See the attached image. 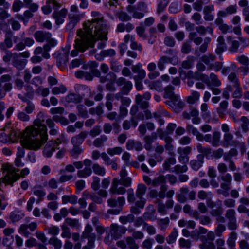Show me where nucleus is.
Returning <instances> with one entry per match:
<instances>
[{
  "label": "nucleus",
  "instance_id": "nucleus-1",
  "mask_svg": "<svg viewBox=\"0 0 249 249\" xmlns=\"http://www.w3.org/2000/svg\"><path fill=\"white\" fill-rule=\"evenodd\" d=\"M91 16L93 18L84 23V31L81 29L77 31V36L74 44V49L71 53V55L72 57L78 56L79 52L83 53L89 48L94 47L96 40H91V35L94 34L100 38L107 39L109 29L107 22L99 12L92 11Z\"/></svg>",
  "mask_w": 249,
  "mask_h": 249
},
{
  "label": "nucleus",
  "instance_id": "nucleus-2",
  "mask_svg": "<svg viewBox=\"0 0 249 249\" xmlns=\"http://www.w3.org/2000/svg\"><path fill=\"white\" fill-rule=\"evenodd\" d=\"M44 114L40 112L37 118L34 121V125L27 127L23 133L21 143L23 147L18 148L16 158L24 157V147L29 149L37 150L41 147L48 139L47 128L44 124Z\"/></svg>",
  "mask_w": 249,
  "mask_h": 249
},
{
  "label": "nucleus",
  "instance_id": "nucleus-3",
  "mask_svg": "<svg viewBox=\"0 0 249 249\" xmlns=\"http://www.w3.org/2000/svg\"><path fill=\"white\" fill-rule=\"evenodd\" d=\"M3 177L1 178L3 183L6 184L13 185V183L18 180L20 178H24L30 173L29 169L26 167L21 170L20 174L18 172V169H16L12 165L8 163L3 164L1 167Z\"/></svg>",
  "mask_w": 249,
  "mask_h": 249
},
{
  "label": "nucleus",
  "instance_id": "nucleus-4",
  "mask_svg": "<svg viewBox=\"0 0 249 249\" xmlns=\"http://www.w3.org/2000/svg\"><path fill=\"white\" fill-rule=\"evenodd\" d=\"M132 179L130 177H125L119 179L118 178H113L112 181L111 187L109 190V193L111 195H124L126 192V189L123 186L118 187L119 184L124 187H129L131 185Z\"/></svg>",
  "mask_w": 249,
  "mask_h": 249
},
{
  "label": "nucleus",
  "instance_id": "nucleus-5",
  "mask_svg": "<svg viewBox=\"0 0 249 249\" xmlns=\"http://www.w3.org/2000/svg\"><path fill=\"white\" fill-rule=\"evenodd\" d=\"M225 217L228 221L227 226L230 230H235L238 228L236 211L233 209H229L225 212Z\"/></svg>",
  "mask_w": 249,
  "mask_h": 249
},
{
  "label": "nucleus",
  "instance_id": "nucleus-6",
  "mask_svg": "<svg viewBox=\"0 0 249 249\" xmlns=\"http://www.w3.org/2000/svg\"><path fill=\"white\" fill-rule=\"evenodd\" d=\"M182 117L184 119L189 120L192 117V121L194 124H198L201 122V119L199 117V112L197 109L193 108L190 112L184 111L182 113Z\"/></svg>",
  "mask_w": 249,
  "mask_h": 249
},
{
  "label": "nucleus",
  "instance_id": "nucleus-7",
  "mask_svg": "<svg viewBox=\"0 0 249 249\" xmlns=\"http://www.w3.org/2000/svg\"><path fill=\"white\" fill-rule=\"evenodd\" d=\"M127 229L123 226H119L116 224H112L110 226V234L114 239H119L121 236L124 234Z\"/></svg>",
  "mask_w": 249,
  "mask_h": 249
},
{
  "label": "nucleus",
  "instance_id": "nucleus-8",
  "mask_svg": "<svg viewBox=\"0 0 249 249\" xmlns=\"http://www.w3.org/2000/svg\"><path fill=\"white\" fill-rule=\"evenodd\" d=\"M59 8H56L52 14V17L55 19V23L59 25L64 22V18L66 17L68 10L66 8H62L58 10Z\"/></svg>",
  "mask_w": 249,
  "mask_h": 249
},
{
  "label": "nucleus",
  "instance_id": "nucleus-9",
  "mask_svg": "<svg viewBox=\"0 0 249 249\" xmlns=\"http://www.w3.org/2000/svg\"><path fill=\"white\" fill-rule=\"evenodd\" d=\"M109 155L105 152L101 154V157L106 166H111V169L113 170H117L118 169L117 163V158L111 159Z\"/></svg>",
  "mask_w": 249,
  "mask_h": 249
},
{
  "label": "nucleus",
  "instance_id": "nucleus-10",
  "mask_svg": "<svg viewBox=\"0 0 249 249\" xmlns=\"http://www.w3.org/2000/svg\"><path fill=\"white\" fill-rule=\"evenodd\" d=\"M71 46L67 45L57 57V62L59 65L66 64L68 61V57Z\"/></svg>",
  "mask_w": 249,
  "mask_h": 249
},
{
  "label": "nucleus",
  "instance_id": "nucleus-11",
  "mask_svg": "<svg viewBox=\"0 0 249 249\" xmlns=\"http://www.w3.org/2000/svg\"><path fill=\"white\" fill-rule=\"evenodd\" d=\"M61 6V4L55 0H49L46 2V5L42 7V10L45 14L47 15L51 12L52 8L54 11L56 8H59Z\"/></svg>",
  "mask_w": 249,
  "mask_h": 249
},
{
  "label": "nucleus",
  "instance_id": "nucleus-12",
  "mask_svg": "<svg viewBox=\"0 0 249 249\" xmlns=\"http://www.w3.org/2000/svg\"><path fill=\"white\" fill-rule=\"evenodd\" d=\"M86 131H81L79 134L72 137L71 142L73 145H80L88 135Z\"/></svg>",
  "mask_w": 249,
  "mask_h": 249
},
{
  "label": "nucleus",
  "instance_id": "nucleus-13",
  "mask_svg": "<svg viewBox=\"0 0 249 249\" xmlns=\"http://www.w3.org/2000/svg\"><path fill=\"white\" fill-rule=\"evenodd\" d=\"M52 36V34L47 32L37 31L34 34V37L36 41L39 42H43Z\"/></svg>",
  "mask_w": 249,
  "mask_h": 249
},
{
  "label": "nucleus",
  "instance_id": "nucleus-14",
  "mask_svg": "<svg viewBox=\"0 0 249 249\" xmlns=\"http://www.w3.org/2000/svg\"><path fill=\"white\" fill-rule=\"evenodd\" d=\"M227 41L229 44L228 50L232 53H235L238 51L240 46V42L239 41L234 40L231 36H229L227 38Z\"/></svg>",
  "mask_w": 249,
  "mask_h": 249
},
{
  "label": "nucleus",
  "instance_id": "nucleus-15",
  "mask_svg": "<svg viewBox=\"0 0 249 249\" xmlns=\"http://www.w3.org/2000/svg\"><path fill=\"white\" fill-rule=\"evenodd\" d=\"M82 17L81 14H70L69 15L70 21L67 25V28L69 30L74 28L76 24L80 21Z\"/></svg>",
  "mask_w": 249,
  "mask_h": 249
},
{
  "label": "nucleus",
  "instance_id": "nucleus-16",
  "mask_svg": "<svg viewBox=\"0 0 249 249\" xmlns=\"http://www.w3.org/2000/svg\"><path fill=\"white\" fill-rule=\"evenodd\" d=\"M108 206L110 207H118L122 208L125 203V198L123 196L118 197L117 199L115 198H109L107 201Z\"/></svg>",
  "mask_w": 249,
  "mask_h": 249
},
{
  "label": "nucleus",
  "instance_id": "nucleus-17",
  "mask_svg": "<svg viewBox=\"0 0 249 249\" xmlns=\"http://www.w3.org/2000/svg\"><path fill=\"white\" fill-rule=\"evenodd\" d=\"M233 135L231 132L225 133L223 136V146L227 147L230 145H235L237 143L236 140H234Z\"/></svg>",
  "mask_w": 249,
  "mask_h": 249
},
{
  "label": "nucleus",
  "instance_id": "nucleus-18",
  "mask_svg": "<svg viewBox=\"0 0 249 249\" xmlns=\"http://www.w3.org/2000/svg\"><path fill=\"white\" fill-rule=\"evenodd\" d=\"M157 138L156 133H152L151 135H147L144 137V148L148 151L152 149V143Z\"/></svg>",
  "mask_w": 249,
  "mask_h": 249
},
{
  "label": "nucleus",
  "instance_id": "nucleus-19",
  "mask_svg": "<svg viewBox=\"0 0 249 249\" xmlns=\"http://www.w3.org/2000/svg\"><path fill=\"white\" fill-rule=\"evenodd\" d=\"M115 55V51L114 49H110L102 51L99 54L95 55V58L98 60L102 61L104 57H113Z\"/></svg>",
  "mask_w": 249,
  "mask_h": 249
},
{
  "label": "nucleus",
  "instance_id": "nucleus-20",
  "mask_svg": "<svg viewBox=\"0 0 249 249\" xmlns=\"http://www.w3.org/2000/svg\"><path fill=\"white\" fill-rule=\"evenodd\" d=\"M126 147L128 150H132L135 149L139 151L142 149V145L141 142L133 140H129L126 143Z\"/></svg>",
  "mask_w": 249,
  "mask_h": 249
},
{
  "label": "nucleus",
  "instance_id": "nucleus-21",
  "mask_svg": "<svg viewBox=\"0 0 249 249\" xmlns=\"http://www.w3.org/2000/svg\"><path fill=\"white\" fill-rule=\"evenodd\" d=\"M217 48L215 49V53L218 54H221L227 49V45L225 42V39L223 36H220L217 39Z\"/></svg>",
  "mask_w": 249,
  "mask_h": 249
},
{
  "label": "nucleus",
  "instance_id": "nucleus-22",
  "mask_svg": "<svg viewBox=\"0 0 249 249\" xmlns=\"http://www.w3.org/2000/svg\"><path fill=\"white\" fill-rule=\"evenodd\" d=\"M214 10V6L213 5H209L204 7L203 12L204 14V18L205 20L212 21L214 18V16L212 15V12Z\"/></svg>",
  "mask_w": 249,
  "mask_h": 249
},
{
  "label": "nucleus",
  "instance_id": "nucleus-23",
  "mask_svg": "<svg viewBox=\"0 0 249 249\" xmlns=\"http://www.w3.org/2000/svg\"><path fill=\"white\" fill-rule=\"evenodd\" d=\"M177 58L173 57L170 58L166 56H162L159 59L157 66L158 69L160 71H162L164 69V65L169 63H172V61L174 59H176Z\"/></svg>",
  "mask_w": 249,
  "mask_h": 249
},
{
  "label": "nucleus",
  "instance_id": "nucleus-24",
  "mask_svg": "<svg viewBox=\"0 0 249 249\" xmlns=\"http://www.w3.org/2000/svg\"><path fill=\"white\" fill-rule=\"evenodd\" d=\"M189 192V189L186 187H182L180 189L179 193L176 194L178 200L180 203H184L187 201L186 195Z\"/></svg>",
  "mask_w": 249,
  "mask_h": 249
},
{
  "label": "nucleus",
  "instance_id": "nucleus-25",
  "mask_svg": "<svg viewBox=\"0 0 249 249\" xmlns=\"http://www.w3.org/2000/svg\"><path fill=\"white\" fill-rule=\"evenodd\" d=\"M92 170L95 174L98 176H104L106 174L105 167L98 163H94L92 164Z\"/></svg>",
  "mask_w": 249,
  "mask_h": 249
},
{
  "label": "nucleus",
  "instance_id": "nucleus-26",
  "mask_svg": "<svg viewBox=\"0 0 249 249\" xmlns=\"http://www.w3.org/2000/svg\"><path fill=\"white\" fill-rule=\"evenodd\" d=\"M174 90L175 88L171 85H168L164 89L165 92L164 97L165 98L170 99L171 100L174 99V98H176L178 95L175 94L174 92Z\"/></svg>",
  "mask_w": 249,
  "mask_h": 249
},
{
  "label": "nucleus",
  "instance_id": "nucleus-27",
  "mask_svg": "<svg viewBox=\"0 0 249 249\" xmlns=\"http://www.w3.org/2000/svg\"><path fill=\"white\" fill-rule=\"evenodd\" d=\"M82 97L75 93H70L66 97V101L68 103L78 104L82 101Z\"/></svg>",
  "mask_w": 249,
  "mask_h": 249
},
{
  "label": "nucleus",
  "instance_id": "nucleus-28",
  "mask_svg": "<svg viewBox=\"0 0 249 249\" xmlns=\"http://www.w3.org/2000/svg\"><path fill=\"white\" fill-rule=\"evenodd\" d=\"M55 143L52 141L48 142L44 148V155L47 157H50L54 151Z\"/></svg>",
  "mask_w": 249,
  "mask_h": 249
},
{
  "label": "nucleus",
  "instance_id": "nucleus-29",
  "mask_svg": "<svg viewBox=\"0 0 249 249\" xmlns=\"http://www.w3.org/2000/svg\"><path fill=\"white\" fill-rule=\"evenodd\" d=\"M13 37V34L10 30L6 31L5 38L4 40V43L6 47L8 48L12 47L13 44L12 42V38Z\"/></svg>",
  "mask_w": 249,
  "mask_h": 249
},
{
  "label": "nucleus",
  "instance_id": "nucleus-30",
  "mask_svg": "<svg viewBox=\"0 0 249 249\" xmlns=\"http://www.w3.org/2000/svg\"><path fill=\"white\" fill-rule=\"evenodd\" d=\"M107 140L108 138L106 135H102L94 140L93 144L95 147H102L104 146V142H107Z\"/></svg>",
  "mask_w": 249,
  "mask_h": 249
},
{
  "label": "nucleus",
  "instance_id": "nucleus-31",
  "mask_svg": "<svg viewBox=\"0 0 249 249\" xmlns=\"http://www.w3.org/2000/svg\"><path fill=\"white\" fill-rule=\"evenodd\" d=\"M33 191L34 194L38 197L37 199L38 203L42 200V198L46 195L45 191L42 189L41 186L40 185L35 186L33 188Z\"/></svg>",
  "mask_w": 249,
  "mask_h": 249
},
{
  "label": "nucleus",
  "instance_id": "nucleus-32",
  "mask_svg": "<svg viewBox=\"0 0 249 249\" xmlns=\"http://www.w3.org/2000/svg\"><path fill=\"white\" fill-rule=\"evenodd\" d=\"M203 156L200 155L198 156V160H191L190 165L192 168L195 171H197L202 166V163L203 162Z\"/></svg>",
  "mask_w": 249,
  "mask_h": 249
},
{
  "label": "nucleus",
  "instance_id": "nucleus-33",
  "mask_svg": "<svg viewBox=\"0 0 249 249\" xmlns=\"http://www.w3.org/2000/svg\"><path fill=\"white\" fill-rule=\"evenodd\" d=\"M92 173V169L89 167H86L83 169L80 170L77 172V176L81 178H86L91 175Z\"/></svg>",
  "mask_w": 249,
  "mask_h": 249
},
{
  "label": "nucleus",
  "instance_id": "nucleus-34",
  "mask_svg": "<svg viewBox=\"0 0 249 249\" xmlns=\"http://www.w3.org/2000/svg\"><path fill=\"white\" fill-rule=\"evenodd\" d=\"M62 201L64 204L68 202L72 204H75L77 202V197L75 195H64L62 197Z\"/></svg>",
  "mask_w": 249,
  "mask_h": 249
},
{
  "label": "nucleus",
  "instance_id": "nucleus-35",
  "mask_svg": "<svg viewBox=\"0 0 249 249\" xmlns=\"http://www.w3.org/2000/svg\"><path fill=\"white\" fill-rule=\"evenodd\" d=\"M237 238V234L234 231L230 233L229 237L227 241L228 245L231 249H233L235 246V241Z\"/></svg>",
  "mask_w": 249,
  "mask_h": 249
},
{
  "label": "nucleus",
  "instance_id": "nucleus-36",
  "mask_svg": "<svg viewBox=\"0 0 249 249\" xmlns=\"http://www.w3.org/2000/svg\"><path fill=\"white\" fill-rule=\"evenodd\" d=\"M147 190L146 186L144 184H139L136 192V196L140 199L142 198L143 196L145 194Z\"/></svg>",
  "mask_w": 249,
  "mask_h": 249
},
{
  "label": "nucleus",
  "instance_id": "nucleus-37",
  "mask_svg": "<svg viewBox=\"0 0 249 249\" xmlns=\"http://www.w3.org/2000/svg\"><path fill=\"white\" fill-rule=\"evenodd\" d=\"M135 102L138 105H139L143 109L146 108L149 106L148 102L146 100H144L142 96L140 94H138L136 96Z\"/></svg>",
  "mask_w": 249,
  "mask_h": 249
},
{
  "label": "nucleus",
  "instance_id": "nucleus-38",
  "mask_svg": "<svg viewBox=\"0 0 249 249\" xmlns=\"http://www.w3.org/2000/svg\"><path fill=\"white\" fill-rule=\"evenodd\" d=\"M166 180L165 176L160 175L152 180V186L153 187H157L159 185H166Z\"/></svg>",
  "mask_w": 249,
  "mask_h": 249
},
{
  "label": "nucleus",
  "instance_id": "nucleus-39",
  "mask_svg": "<svg viewBox=\"0 0 249 249\" xmlns=\"http://www.w3.org/2000/svg\"><path fill=\"white\" fill-rule=\"evenodd\" d=\"M199 93L196 91H193L192 94L186 98V101L189 104H193L199 100Z\"/></svg>",
  "mask_w": 249,
  "mask_h": 249
},
{
  "label": "nucleus",
  "instance_id": "nucleus-40",
  "mask_svg": "<svg viewBox=\"0 0 249 249\" xmlns=\"http://www.w3.org/2000/svg\"><path fill=\"white\" fill-rule=\"evenodd\" d=\"M164 140L165 142V148L166 150L168 151L170 154H172L174 149V145L172 144L173 139L170 136H165Z\"/></svg>",
  "mask_w": 249,
  "mask_h": 249
},
{
  "label": "nucleus",
  "instance_id": "nucleus-41",
  "mask_svg": "<svg viewBox=\"0 0 249 249\" xmlns=\"http://www.w3.org/2000/svg\"><path fill=\"white\" fill-rule=\"evenodd\" d=\"M106 102L105 103V106L108 111H111L113 109V105L112 102L114 100V97L113 94L112 93H108L106 96Z\"/></svg>",
  "mask_w": 249,
  "mask_h": 249
},
{
  "label": "nucleus",
  "instance_id": "nucleus-42",
  "mask_svg": "<svg viewBox=\"0 0 249 249\" xmlns=\"http://www.w3.org/2000/svg\"><path fill=\"white\" fill-rule=\"evenodd\" d=\"M221 137L220 132L214 131L212 136V145L213 146L217 147L219 145L220 139Z\"/></svg>",
  "mask_w": 249,
  "mask_h": 249
},
{
  "label": "nucleus",
  "instance_id": "nucleus-43",
  "mask_svg": "<svg viewBox=\"0 0 249 249\" xmlns=\"http://www.w3.org/2000/svg\"><path fill=\"white\" fill-rule=\"evenodd\" d=\"M178 236V231L176 228L173 229L172 231L166 237V240L169 244H171L175 242Z\"/></svg>",
  "mask_w": 249,
  "mask_h": 249
},
{
  "label": "nucleus",
  "instance_id": "nucleus-44",
  "mask_svg": "<svg viewBox=\"0 0 249 249\" xmlns=\"http://www.w3.org/2000/svg\"><path fill=\"white\" fill-rule=\"evenodd\" d=\"M49 244L53 246L54 249H60L62 247L61 241L55 237H51L48 241Z\"/></svg>",
  "mask_w": 249,
  "mask_h": 249
},
{
  "label": "nucleus",
  "instance_id": "nucleus-45",
  "mask_svg": "<svg viewBox=\"0 0 249 249\" xmlns=\"http://www.w3.org/2000/svg\"><path fill=\"white\" fill-rule=\"evenodd\" d=\"M195 58L193 56H188L187 59L182 63V67L185 69H189L193 67Z\"/></svg>",
  "mask_w": 249,
  "mask_h": 249
},
{
  "label": "nucleus",
  "instance_id": "nucleus-46",
  "mask_svg": "<svg viewBox=\"0 0 249 249\" xmlns=\"http://www.w3.org/2000/svg\"><path fill=\"white\" fill-rule=\"evenodd\" d=\"M123 151V148L121 147L117 146L113 148H108L107 150V154L110 156H113L115 155H120Z\"/></svg>",
  "mask_w": 249,
  "mask_h": 249
},
{
  "label": "nucleus",
  "instance_id": "nucleus-47",
  "mask_svg": "<svg viewBox=\"0 0 249 249\" xmlns=\"http://www.w3.org/2000/svg\"><path fill=\"white\" fill-rule=\"evenodd\" d=\"M116 16L121 21H128L131 19V17L124 11L118 12Z\"/></svg>",
  "mask_w": 249,
  "mask_h": 249
},
{
  "label": "nucleus",
  "instance_id": "nucleus-48",
  "mask_svg": "<svg viewBox=\"0 0 249 249\" xmlns=\"http://www.w3.org/2000/svg\"><path fill=\"white\" fill-rule=\"evenodd\" d=\"M200 59L203 63L208 65L209 67L211 64V62L215 60L216 57L213 54L209 53L207 55H203Z\"/></svg>",
  "mask_w": 249,
  "mask_h": 249
},
{
  "label": "nucleus",
  "instance_id": "nucleus-49",
  "mask_svg": "<svg viewBox=\"0 0 249 249\" xmlns=\"http://www.w3.org/2000/svg\"><path fill=\"white\" fill-rule=\"evenodd\" d=\"M170 221L168 217L160 219L157 221V224L161 231H165L169 224Z\"/></svg>",
  "mask_w": 249,
  "mask_h": 249
},
{
  "label": "nucleus",
  "instance_id": "nucleus-50",
  "mask_svg": "<svg viewBox=\"0 0 249 249\" xmlns=\"http://www.w3.org/2000/svg\"><path fill=\"white\" fill-rule=\"evenodd\" d=\"M27 63V61L24 59H15L13 62V66L18 70H22L25 67Z\"/></svg>",
  "mask_w": 249,
  "mask_h": 249
},
{
  "label": "nucleus",
  "instance_id": "nucleus-51",
  "mask_svg": "<svg viewBox=\"0 0 249 249\" xmlns=\"http://www.w3.org/2000/svg\"><path fill=\"white\" fill-rule=\"evenodd\" d=\"M24 216V214L22 213L14 211L11 213L10 218L13 222H15L20 220Z\"/></svg>",
  "mask_w": 249,
  "mask_h": 249
},
{
  "label": "nucleus",
  "instance_id": "nucleus-52",
  "mask_svg": "<svg viewBox=\"0 0 249 249\" xmlns=\"http://www.w3.org/2000/svg\"><path fill=\"white\" fill-rule=\"evenodd\" d=\"M76 108L78 111V115L79 116L84 118L88 117V111L86 107L83 105L79 104L77 106Z\"/></svg>",
  "mask_w": 249,
  "mask_h": 249
},
{
  "label": "nucleus",
  "instance_id": "nucleus-53",
  "mask_svg": "<svg viewBox=\"0 0 249 249\" xmlns=\"http://www.w3.org/2000/svg\"><path fill=\"white\" fill-rule=\"evenodd\" d=\"M135 216L132 214L126 216H121L119 218V221L123 224H126L128 222L132 223L134 221Z\"/></svg>",
  "mask_w": 249,
  "mask_h": 249
},
{
  "label": "nucleus",
  "instance_id": "nucleus-54",
  "mask_svg": "<svg viewBox=\"0 0 249 249\" xmlns=\"http://www.w3.org/2000/svg\"><path fill=\"white\" fill-rule=\"evenodd\" d=\"M158 4L157 6V12L160 14L163 11L165 7L169 3V0H158Z\"/></svg>",
  "mask_w": 249,
  "mask_h": 249
},
{
  "label": "nucleus",
  "instance_id": "nucleus-55",
  "mask_svg": "<svg viewBox=\"0 0 249 249\" xmlns=\"http://www.w3.org/2000/svg\"><path fill=\"white\" fill-rule=\"evenodd\" d=\"M228 80L233 84L234 87H238L240 85L239 79L235 72H231L228 77Z\"/></svg>",
  "mask_w": 249,
  "mask_h": 249
},
{
  "label": "nucleus",
  "instance_id": "nucleus-56",
  "mask_svg": "<svg viewBox=\"0 0 249 249\" xmlns=\"http://www.w3.org/2000/svg\"><path fill=\"white\" fill-rule=\"evenodd\" d=\"M108 77H110V80L111 82L115 81L116 75L112 72H109L106 76H101L100 78V81L101 83H104L109 80Z\"/></svg>",
  "mask_w": 249,
  "mask_h": 249
},
{
  "label": "nucleus",
  "instance_id": "nucleus-57",
  "mask_svg": "<svg viewBox=\"0 0 249 249\" xmlns=\"http://www.w3.org/2000/svg\"><path fill=\"white\" fill-rule=\"evenodd\" d=\"M125 240L129 249H138L139 246L133 237L131 236L127 237Z\"/></svg>",
  "mask_w": 249,
  "mask_h": 249
},
{
  "label": "nucleus",
  "instance_id": "nucleus-58",
  "mask_svg": "<svg viewBox=\"0 0 249 249\" xmlns=\"http://www.w3.org/2000/svg\"><path fill=\"white\" fill-rule=\"evenodd\" d=\"M210 78L211 79L210 83L211 86L219 87L221 85V83L220 81L215 74L211 73L210 75Z\"/></svg>",
  "mask_w": 249,
  "mask_h": 249
},
{
  "label": "nucleus",
  "instance_id": "nucleus-59",
  "mask_svg": "<svg viewBox=\"0 0 249 249\" xmlns=\"http://www.w3.org/2000/svg\"><path fill=\"white\" fill-rule=\"evenodd\" d=\"M179 246L180 248L189 249L191 246V241L189 239L181 238L178 241Z\"/></svg>",
  "mask_w": 249,
  "mask_h": 249
},
{
  "label": "nucleus",
  "instance_id": "nucleus-60",
  "mask_svg": "<svg viewBox=\"0 0 249 249\" xmlns=\"http://www.w3.org/2000/svg\"><path fill=\"white\" fill-rule=\"evenodd\" d=\"M88 66L91 70V71L95 73V75L96 76H100L101 73L100 72L96 69V68L98 67V63L95 61H90L88 63Z\"/></svg>",
  "mask_w": 249,
  "mask_h": 249
},
{
  "label": "nucleus",
  "instance_id": "nucleus-61",
  "mask_svg": "<svg viewBox=\"0 0 249 249\" xmlns=\"http://www.w3.org/2000/svg\"><path fill=\"white\" fill-rule=\"evenodd\" d=\"M65 223L72 228L78 227L80 226L79 220L77 219L66 218Z\"/></svg>",
  "mask_w": 249,
  "mask_h": 249
},
{
  "label": "nucleus",
  "instance_id": "nucleus-62",
  "mask_svg": "<svg viewBox=\"0 0 249 249\" xmlns=\"http://www.w3.org/2000/svg\"><path fill=\"white\" fill-rule=\"evenodd\" d=\"M110 68L113 71L118 72L121 70V66L119 65L117 60L113 58L110 61Z\"/></svg>",
  "mask_w": 249,
  "mask_h": 249
},
{
  "label": "nucleus",
  "instance_id": "nucleus-63",
  "mask_svg": "<svg viewBox=\"0 0 249 249\" xmlns=\"http://www.w3.org/2000/svg\"><path fill=\"white\" fill-rule=\"evenodd\" d=\"M82 151V149L80 145H73V148L70 152L71 156L77 157Z\"/></svg>",
  "mask_w": 249,
  "mask_h": 249
},
{
  "label": "nucleus",
  "instance_id": "nucleus-64",
  "mask_svg": "<svg viewBox=\"0 0 249 249\" xmlns=\"http://www.w3.org/2000/svg\"><path fill=\"white\" fill-rule=\"evenodd\" d=\"M200 249H215L214 244L210 241L207 242L201 243L199 245Z\"/></svg>",
  "mask_w": 249,
  "mask_h": 249
}]
</instances>
